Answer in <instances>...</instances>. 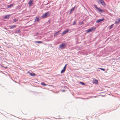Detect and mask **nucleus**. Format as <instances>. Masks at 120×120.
Returning a JSON list of instances; mask_svg holds the SVG:
<instances>
[{"label":"nucleus","instance_id":"obj_3","mask_svg":"<svg viewBox=\"0 0 120 120\" xmlns=\"http://www.w3.org/2000/svg\"><path fill=\"white\" fill-rule=\"evenodd\" d=\"M66 44L65 43L61 44L60 45V47L62 49H63L66 47Z\"/></svg>","mask_w":120,"mask_h":120},{"label":"nucleus","instance_id":"obj_20","mask_svg":"<svg viewBox=\"0 0 120 120\" xmlns=\"http://www.w3.org/2000/svg\"><path fill=\"white\" fill-rule=\"evenodd\" d=\"M41 84L44 86H46V85L44 82H42L41 83Z\"/></svg>","mask_w":120,"mask_h":120},{"label":"nucleus","instance_id":"obj_10","mask_svg":"<svg viewBox=\"0 0 120 120\" xmlns=\"http://www.w3.org/2000/svg\"><path fill=\"white\" fill-rule=\"evenodd\" d=\"M104 20V18L101 19H98L97 22H96L97 23H99V22H101L103 20Z\"/></svg>","mask_w":120,"mask_h":120},{"label":"nucleus","instance_id":"obj_26","mask_svg":"<svg viewBox=\"0 0 120 120\" xmlns=\"http://www.w3.org/2000/svg\"><path fill=\"white\" fill-rule=\"evenodd\" d=\"M67 65V64H66L65 66H64L63 68L66 69V66Z\"/></svg>","mask_w":120,"mask_h":120},{"label":"nucleus","instance_id":"obj_29","mask_svg":"<svg viewBox=\"0 0 120 120\" xmlns=\"http://www.w3.org/2000/svg\"><path fill=\"white\" fill-rule=\"evenodd\" d=\"M119 59H120V57L119 58Z\"/></svg>","mask_w":120,"mask_h":120},{"label":"nucleus","instance_id":"obj_1","mask_svg":"<svg viewBox=\"0 0 120 120\" xmlns=\"http://www.w3.org/2000/svg\"><path fill=\"white\" fill-rule=\"evenodd\" d=\"M96 29V28L94 27H92L91 28L89 29L86 30V33H88L92 32Z\"/></svg>","mask_w":120,"mask_h":120},{"label":"nucleus","instance_id":"obj_21","mask_svg":"<svg viewBox=\"0 0 120 120\" xmlns=\"http://www.w3.org/2000/svg\"><path fill=\"white\" fill-rule=\"evenodd\" d=\"M75 7H74L73 8H72L71 10V11H72L74 10Z\"/></svg>","mask_w":120,"mask_h":120},{"label":"nucleus","instance_id":"obj_11","mask_svg":"<svg viewBox=\"0 0 120 120\" xmlns=\"http://www.w3.org/2000/svg\"><path fill=\"white\" fill-rule=\"evenodd\" d=\"M33 1L32 0H30L28 2V4L29 6L33 4Z\"/></svg>","mask_w":120,"mask_h":120},{"label":"nucleus","instance_id":"obj_24","mask_svg":"<svg viewBox=\"0 0 120 120\" xmlns=\"http://www.w3.org/2000/svg\"><path fill=\"white\" fill-rule=\"evenodd\" d=\"M79 83L82 85H85V84H84V83L83 82H79Z\"/></svg>","mask_w":120,"mask_h":120},{"label":"nucleus","instance_id":"obj_7","mask_svg":"<svg viewBox=\"0 0 120 120\" xmlns=\"http://www.w3.org/2000/svg\"><path fill=\"white\" fill-rule=\"evenodd\" d=\"M93 83H94L96 84H98V81L97 80L94 79L93 80Z\"/></svg>","mask_w":120,"mask_h":120},{"label":"nucleus","instance_id":"obj_12","mask_svg":"<svg viewBox=\"0 0 120 120\" xmlns=\"http://www.w3.org/2000/svg\"><path fill=\"white\" fill-rule=\"evenodd\" d=\"M9 15H7L4 16V18L5 19H8L9 18Z\"/></svg>","mask_w":120,"mask_h":120},{"label":"nucleus","instance_id":"obj_2","mask_svg":"<svg viewBox=\"0 0 120 120\" xmlns=\"http://www.w3.org/2000/svg\"><path fill=\"white\" fill-rule=\"evenodd\" d=\"M50 15L49 12H47L42 15L41 16V17L43 18H45L47 16H49Z\"/></svg>","mask_w":120,"mask_h":120},{"label":"nucleus","instance_id":"obj_15","mask_svg":"<svg viewBox=\"0 0 120 120\" xmlns=\"http://www.w3.org/2000/svg\"><path fill=\"white\" fill-rule=\"evenodd\" d=\"M35 74L34 73H32L30 74V75L32 76H34Z\"/></svg>","mask_w":120,"mask_h":120},{"label":"nucleus","instance_id":"obj_18","mask_svg":"<svg viewBox=\"0 0 120 120\" xmlns=\"http://www.w3.org/2000/svg\"><path fill=\"white\" fill-rule=\"evenodd\" d=\"M36 42L37 43H43V42L42 41H36Z\"/></svg>","mask_w":120,"mask_h":120},{"label":"nucleus","instance_id":"obj_23","mask_svg":"<svg viewBox=\"0 0 120 120\" xmlns=\"http://www.w3.org/2000/svg\"><path fill=\"white\" fill-rule=\"evenodd\" d=\"M99 69L103 71H105V69L103 68H99Z\"/></svg>","mask_w":120,"mask_h":120},{"label":"nucleus","instance_id":"obj_28","mask_svg":"<svg viewBox=\"0 0 120 120\" xmlns=\"http://www.w3.org/2000/svg\"><path fill=\"white\" fill-rule=\"evenodd\" d=\"M65 91V90H62V92H64Z\"/></svg>","mask_w":120,"mask_h":120},{"label":"nucleus","instance_id":"obj_6","mask_svg":"<svg viewBox=\"0 0 120 120\" xmlns=\"http://www.w3.org/2000/svg\"><path fill=\"white\" fill-rule=\"evenodd\" d=\"M120 22V18H118L116 19L115 22V23L116 24H119Z\"/></svg>","mask_w":120,"mask_h":120},{"label":"nucleus","instance_id":"obj_13","mask_svg":"<svg viewBox=\"0 0 120 120\" xmlns=\"http://www.w3.org/2000/svg\"><path fill=\"white\" fill-rule=\"evenodd\" d=\"M39 21V17H37L35 19V21L38 22Z\"/></svg>","mask_w":120,"mask_h":120},{"label":"nucleus","instance_id":"obj_19","mask_svg":"<svg viewBox=\"0 0 120 120\" xmlns=\"http://www.w3.org/2000/svg\"><path fill=\"white\" fill-rule=\"evenodd\" d=\"M113 25V24H112L109 27V29H112V27Z\"/></svg>","mask_w":120,"mask_h":120},{"label":"nucleus","instance_id":"obj_9","mask_svg":"<svg viewBox=\"0 0 120 120\" xmlns=\"http://www.w3.org/2000/svg\"><path fill=\"white\" fill-rule=\"evenodd\" d=\"M69 31V29H67L66 31H64L62 34V35H63L65 34L66 33H68Z\"/></svg>","mask_w":120,"mask_h":120},{"label":"nucleus","instance_id":"obj_4","mask_svg":"<svg viewBox=\"0 0 120 120\" xmlns=\"http://www.w3.org/2000/svg\"><path fill=\"white\" fill-rule=\"evenodd\" d=\"M94 7H95L97 9V10L99 11L100 12H103V10H102L100 8H98L96 5L94 4Z\"/></svg>","mask_w":120,"mask_h":120},{"label":"nucleus","instance_id":"obj_14","mask_svg":"<svg viewBox=\"0 0 120 120\" xmlns=\"http://www.w3.org/2000/svg\"><path fill=\"white\" fill-rule=\"evenodd\" d=\"M60 31H58L57 32L54 33V36H56L57 35H58V34H59V32H60Z\"/></svg>","mask_w":120,"mask_h":120},{"label":"nucleus","instance_id":"obj_17","mask_svg":"<svg viewBox=\"0 0 120 120\" xmlns=\"http://www.w3.org/2000/svg\"><path fill=\"white\" fill-rule=\"evenodd\" d=\"M13 5V4H11L9 5H8L7 6L8 8H10Z\"/></svg>","mask_w":120,"mask_h":120},{"label":"nucleus","instance_id":"obj_22","mask_svg":"<svg viewBox=\"0 0 120 120\" xmlns=\"http://www.w3.org/2000/svg\"><path fill=\"white\" fill-rule=\"evenodd\" d=\"M13 20L14 22H15L18 21V20L16 19H13Z\"/></svg>","mask_w":120,"mask_h":120},{"label":"nucleus","instance_id":"obj_8","mask_svg":"<svg viewBox=\"0 0 120 120\" xmlns=\"http://www.w3.org/2000/svg\"><path fill=\"white\" fill-rule=\"evenodd\" d=\"M16 25H13L12 26H9L8 27L11 29H12L13 28L15 27L16 26Z\"/></svg>","mask_w":120,"mask_h":120},{"label":"nucleus","instance_id":"obj_27","mask_svg":"<svg viewBox=\"0 0 120 120\" xmlns=\"http://www.w3.org/2000/svg\"><path fill=\"white\" fill-rule=\"evenodd\" d=\"M83 23V22H80V24L81 25H82Z\"/></svg>","mask_w":120,"mask_h":120},{"label":"nucleus","instance_id":"obj_25","mask_svg":"<svg viewBox=\"0 0 120 120\" xmlns=\"http://www.w3.org/2000/svg\"><path fill=\"white\" fill-rule=\"evenodd\" d=\"M76 20L75 21H74V22H73V25H74L76 23Z\"/></svg>","mask_w":120,"mask_h":120},{"label":"nucleus","instance_id":"obj_16","mask_svg":"<svg viewBox=\"0 0 120 120\" xmlns=\"http://www.w3.org/2000/svg\"><path fill=\"white\" fill-rule=\"evenodd\" d=\"M65 70L66 69L64 68H63V69L61 71V73H64L65 71Z\"/></svg>","mask_w":120,"mask_h":120},{"label":"nucleus","instance_id":"obj_5","mask_svg":"<svg viewBox=\"0 0 120 120\" xmlns=\"http://www.w3.org/2000/svg\"><path fill=\"white\" fill-rule=\"evenodd\" d=\"M99 1L100 4L103 6L105 7V6L106 4L103 0H99Z\"/></svg>","mask_w":120,"mask_h":120}]
</instances>
